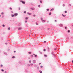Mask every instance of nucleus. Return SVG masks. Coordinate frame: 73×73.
<instances>
[{
  "mask_svg": "<svg viewBox=\"0 0 73 73\" xmlns=\"http://www.w3.org/2000/svg\"><path fill=\"white\" fill-rule=\"evenodd\" d=\"M21 9H20V7H19V10H20Z\"/></svg>",
  "mask_w": 73,
  "mask_h": 73,
  "instance_id": "46",
  "label": "nucleus"
},
{
  "mask_svg": "<svg viewBox=\"0 0 73 73\" xmlns=\"http://www.w3.org/2000/svg\"><path fill=\"white\" fill-rule=\"evenodd\" d=\"M5 44H6V45H7V44H8V43H5Z\"/></svg>",
  "mask_w": 73,
  "mask_h": 73,
  "instance_id": "47",
  "label": "nucleus"
},
{
  "mask_svg": "<svg viewBox=\"0 0 73 73\" xmlns=\"http://www.w3.org/2000/svg\"><path fill=\"white\" fill-rule=\"evenodd\" d=\"M65 29H67V28L66 27H65Z\"/></svg>",
  "mask_w": 73,
  "mask_h": 73,
  "instance_id": "45",
  "label": "nucleus"
},
{
  "mask_svg": "<svg viewBox=\"0 0 73 73\" xmlns=\"http://www.w3.org/2000/svg\"><path fill=\"white\" fill-rule=\"evenodd\" d=\"M41 64V63H39V65H40Z\"/></svg>",
  "mask_w": 73,
  "mask_h": 73,
  "instance_id": "55",
  "label": "nucleus"
},
{
  "mask_svg": "<svg viewBox=\"0 0 73 73\" xmlns=\"http://www.w3.org/2000/svg\"><path fill=\"white\" fill-rule=\"evenodd\" d=\"M22 28L21 27H20L18 28V30H21Z\"/></svg>",
  "mask_w": 73,
  "mask_h": 73,
  "instance_id": "7",
  "label": "nucleus"
},
{
  "mask_svg": "<svg viewBox=\"0 0 73 73\" xmlns=\"http://www.w3.org/2000/svg\"><path fill=\"white\" fill-rule=\"evenodd\" d=\"M35 57H37V55H35Z\"/></svg>",
  "mask_w": 73,
  "mask_h": 73,
  "instance_id": "18",
  "label": "nucleus"
},
{
  "mask_svg": "<svg viewBox=\"0 0 73 73\" xmlns=\"http://www.w3.org/2000/svg\"><path fill=\"white\" fill-rule=\"evenodd\" d=\"M15 58V57L14 56H13L12 57V58Z\"/></svg>",
  "mask_w": 73,
  "mask_h": 73,
  "instance_id": "32",
  "label": "nucleus"
},
{
  "mask_svg": "<svg viewBox=\"0 0 73 73\" xmlns=\"http://www.w3.org/2000/svg\"><path fill=\"white\" fill-rule=\"evenodd\" d=\"M44 57H47V55H44Z\"/></svg>",
  "mask_w": 73,
  "mask_h": 73,
  "instance_id": "34",
  "label": "nucleus"
},
{
  "mask_svg": "<svg viewBox=\"0 0 73 73\" xmlns=\"http://www.w3.org/2000/svg\"><path fill=\"white\" fill-rule=\"evenodd\" d=\"M39 52L40 53V54H42V52H41V51H39Z\"/></svg>",
  "mask_w": 73,
  "mask_h": 73,
  "instance_id": "15",
  "label": "nucleus"
},
{
  "mask_svg": "<svg viewBox=\"0 0 73 73\" xmlns=\"http://www.w3.org/2000/svg\"><path fill=\"white\" fill-rule=\"evenodd\" d=\"M68 33H69L70 32V30H68Z\"/></svg>",
  "mask_w": 73,
  "mask_h": 73,
  "instance_id": "26",
  "label": "nucleus"
},
{
  "mask_svg": "<svg viewBox=\"0 0 73 73\" xmlns=\"http://www.w3.org/2000/svg\"><path fill=\"white\" fill-rule=\"evenodd\" d=\"M8 50H10L9 49H8Z\"/></svg>",
  "mask_w": 73,
  "mask_h": 73,
  "instance_id": "62",
  "label": "nucleus"
},
{
  "mask_svg": "<svg viewBox=\"0 0 73 73\" xmlns=\"http://www.w3.org/2000/svg\"><path fill=\"white\" fill-rule=\"evenodd\" d=\"M40 3H42V1H40Z\"/></svg>",
  "mask_w": 73,
  "mask_h": 73,
  "instance_id": "29",
  "label": "nucleus"
},
{
  "mask_svg": "<svg viewBox=\"0 0 73 73\" xmlns=\"http://www.w3.org/2000/svg\"><path fill=\"white\" fill-rule=\"evenodd\" d=\"M29 18V17H26V18L25 19H26V20H27V19H28Z\"/></svg>",
  "mask_w": 73,
  "mask_h": 73,
  "instance_id": "10",
  "label": "nucleus"
},
{
  "mask_svg": "<svg viewBox=\"0 0 73 73\" xmlns=\"http://www.w3.org/2000/svg\"><path fill=\"white\" fill-rule=\"evenodd\" d=\"M60 27H63V25L62 24H60L59 25Z\"/></svg>",
  "mask_w": 73,
  "mask_h": 73,
  "instance_id": "5",
  "label": "nucleus"
},
{
  "mask_svg": "<svg viewBox=\"0 0 73 73\" xmlns=\"http://www.w3.org/2000/svg\"><path fill=\"white\" fill-rule=\"evenodd\" d=\"M14 53H16V51H14Z\"/></svg>",
  "mask_w": 73,
  "mask_h": 73,
  "instance_id": "52",
  "label": "nucleus"
},
{
  "mask_svg": "<svg viewBox=\"0 0 73 73\" xmlns=\"http://www.w3.org/2000/svg\"><path fill=\"white\" fill-rule=\"evenodd\" d=\"M11 13H13V11H11Z\"/></svg>",
  "mask_w": 73,
  "mask_h": 73,
  "instance_id": "58",
  "label": "nucleus"
},
{
  "mask_svg": "<svg viewBox=\"0 0 73 73\" xmlns=\"http://www.w3.org/2000/svg\"><path fill=\"white\" fill-rule=\"evenodd\" d=\"M32 10H35V8H31Z\"/></svg>",
  "mask_w": 73,
  "mask_h": 73,
  "instance_id": "14",
  "label": "nucleus"
},
{
  "mask_svg": "<svg viewBox=\"0 0 73 73\" xmlns=\"http://www.w3.org/2000/svg\"><path fill=\"white\" fill-rule=\"evenodd\" d=\"M62 16H63V17H65V16H66V15H64L63 14H62Z\"/></svg>",
  "mask_w": 73,
  "mask_h": 73,
  "instance_id": "24",
  "label": "nucleus"
},
{
  "mask_svg": "<svg viewBox=\"0 0 73 73\" xmlns=\"http://www.w3.org/2000/svg\"><path fill=\"white\" fill-rule=\"evenodd\" d=\"M33 16H34V17H36V15H33Z\"/></svg>",
  "mask_w": 73,
  "mask_h": 73,
  "instance_id": "38",
  "label": "nucleus"
},
{
  "mask_svg": "<svg viewBox=\"0 0 73 73\" xmlns=\"http://www.w3.org/2000/svg\"><path fill=\"white\" fill-rule=\"evenodd\" d=\"M22 3L23 4H25V1H22Z\"/></svg>",
  "mask_w": 73,
  "mask_h": 73,
  "instance_id": "4",
  "label": "nucleus"
},
{
  "mask_svg": "<svg viewBox=\"0 0 73 73\" xmlns=\"http://www.w3.org/2000/svg\"><path fill=\"white\" fill-rule=\"evenodd\" d=\"M27 64V66H28V67H29V66H30L31 65L30 64Z\"/></svg>",
  "mask_w": 73,
  "mask_h": 73,
  "instance_id": "9",
  "label": "nucleus"
},
{
  "mask_svg": "<svg viewBox=\"0 0 73 73\" xmlns=\"http://www.w3.org/2000/svg\"><path fill=\"white\" fill-rule=\"evenodd\" d=\"M8 30H10V29H11V28H10V27H9L8 28Z\"/></svg>",
  "mask_w": 73,
  "mask_h": 73,
  "instance_id": "31",
  "label": "nucleus"
},
{
  "mask_svg": "<svg viewBox=\"0 0 73 73\" xmlns=\"http://www.w3.org/2000/svg\"><path fill=\"white\" fill-rule=\"evenodd\" d=\"M55 22H57V21H56V20H55Z\"/></svg>",
  "mask_w": 73,
  "mask_h": 73,
  "instance_id": "53",
  "label": "nucleus"
},
{
  "mask_svg": "<svg viewBox=\"0 0 73 73\" xmlns=\"http://www.w3.org/2000/svg\"><path fill=\"white\" fill-rule=\"evenodd\" d=\"M1 15H4V13H2Z\"/></svg>",
  "mask_w": 73,
  "mask_h": 73,
  "instance_id": "39",
  "label": "nucleus"
},
{
  "mask_svg": "<svg viewBox=\"0 0 73 73\" xmlns=\"http://www.w3.org/2000/svg\"><path fill=\"white\" fill-rule=\"evenodd\" d=\"M33 63H34V64H36V61L35 60H33Z\"/></svg>",
  "mask_w": 73,
  "mask_h": 73,
  "instance_id": "3",
  "label": "nucleus"
},
{
  "mask_svg": "<svg viewBox=\"0 0 73 73\" xmlns=\"http://www.w3.org/2000/svg\"><path fill=\"white\" fill-rule=\"evenodd\" d=\"M33 55H35V54H33Z\"/></svg>",
  "mask_w": 73,
  "mask_h": 73,
  "instance_id": "60",
  "label": "nucleus"
},
{
  "mask_svg": "<svg viewBox=\"0 0 73 73\" xmlns=\"http://www.w3.org/2000/svg\"><path fill=\"white\" fill-rule=\"evenodd\" d=\"M39 72H40V73H42V71H41V70H39Z\"/></svg>",
  "mask_w": 73,
  "mask_h": 73,
  "instance_id": "22",
  "label": "nucleus"
},
{
  "mask_svg": "<svg viewBox=\"0 0 73 73\" xmlns=\"http://www.w3.org/2000/svg\"><path fill=\"white\" fill-rule=\"evenodd\" d=\"M34 66L35 67H36V66H36V65H35V66Z\"/></svg>",
  "mask_w": 73,
  "mask_h": 73,
  "instance_id": "56",
  "label": "nucleus"
},
{
  "mask_svg": "<svg viewBox=\"0 0 73 73\" xmlns=\"http://www.w3.org/2000/svg\"><path fill=\"white\" fill-rule=\"evenodd\" d=\"M51 54H52V55H53H53L54 56V54H53V52H52Z\"/></svg>",
  "mask_w": 73,
  "mask_h": 73,
  "instance_id": "11",
  "label": "nucleus"
},
{
  "mask_svg": "<svg viewBox=\"0 0 73 73\" xmlns=\"http://www.w3.org/2000/svg\"><path fill=\"white\" fill-rule=\"evenodd\" d=\"M45 50H46L45 49H44L43 51H44V52H45Z\"/></svg>",
  "mask_w": 73,
  "mask_h": 73,
  "instance_id": "36",
  "label": "nucleus"
},
{
  "mask_svg": "<svg viewBox=\"0 0 73 73\" xmlns=\"http://www.w3.org/2000/svg\"><path fill=\"white\" fill-rule=\"evenodd\" d=\"M69 5H70V6H71V4H69Z\"/></svg>",
  "mask_w": 73,
  "mask_h": 73,
  "instance_id": "51",
  "label": "nucleus"
},
{
  "mask_svg": "<svg viewBox=\"0 0 73 73\" xmlns=\"http://www.w3.org/2000/svg\"><path fill=\"white\" fill-rule=\"evenodd\" d=\"M9 9H11V10H12V8L11 7H10L9 8Z\"/></svg>",
  "mask_w": 73,
  "mask_h": 73,
  "instance_id": "23",
  "label": "nucleus"
},
{
  "mask_svg": "<svg viewBox=\"0 0 73 73\" xmlns=\"http://www.w3.org/2000/svg\"><path fill=\"white\" fill-rule=\"evenodd\" d=\"M37 69L38 70H39V67H37Z\"/></svg>",
  "mask_w": 73,
  "mask_h": 73,
  "instance_id": "42",
  "label": "nucleus"
},
{
  "mask_svg": "<svg viewBox=\"0 0 73 73\" xmlns=\"http://www.w3.org/2000/svg\"><path fill=\"white\" fill-rule=\"evenodd\" d=\"M72 63H73V60L72 61Z\"/></svg>",
  "mask_w": 73,
  "mask_h": 73,
  "instance_id": "57",
  "label": "nucleus"
},
{
  "mask_svg": "<svg viewBox=\"0 0 73 73\" xmlns=\"http://www.w3.org/2000/svg\"><path fill=\"white\" fill-rule=\"evenodd\" d=\"M64 12H65V13H67V11H65Z\"/></svg>",
  "mask_w": 73,
  "mask_h": 73,
  "instance_id": "28",
  "label": "nucleus"
},
{
  "mask_svg": "<svg viewBox=\"0 0 73 73\" xmlns=\"http://www.w3.org/2000/svg\"><path fill=\"white\" fill-rule=\"evenodd\" d=\"M29 59H30V58H29Z\"/></svg>",
  "mask_w": 73,
  "mask_h": 73,
  "instance_id": "61",
  "label": "nucleus"
},
{
  "mask_svg": "<svg viewBox=\"0 0 73 73\" xmlns=\"http://www.w3.org/2000/svg\"><path fill=\"white\" fill-rule=\"evenodd\" d=\"M27 14L29 15H32V13H28Z\"/></svg>",
  "mask_w": 73,
  "mask_h": 73,
  "instance_id": "6",
  "label": "nucleus"
},
{
  "mask_svg": "<svg viewBox=\"0 0 73 73\" xmlns=\"http://www.w3.org/2000/svg\"><path fill=\"white\" fill-rule=\"evenodd\" d=\"M41 19L42 21V20H43V18H41Z\"/></svg>",
  "mask_w": 73,
  "mask_h": 73,
  "instance_id": "27",
  "label": "nucleus"
},
{
  "mask_svg": "<svg viewBox=\"0 0 73 73\" xmlns=\"http://www.w3.org/2000/svg\"><path fill=\"white\" fill-rule=\"evenodd\" d=\"M4 53L5 54V55H6V56H7L8 55V54H7V53L5 52H4Z\"/></svg>",
  "mask_w": 73,
  "mask_h": 73,
  "instance_id": "2",
  "label": "nucleus"
},
{
  "mask_svg": "<svg viewBox=\"0 0 73 73\" xmlns=\"http://www.w3.org/2000/svg\"><path fill=\"white\" fill-rule=\"evenodd\" d=\"M47 49H49V47H48Z\"/></svg>",
  "mask_w": 73,
  "mask_h": 73,
  "instance_id": "54",
  "label": "nucleus"
},
{
  "mask_svg": "<svg viewBox=\"0 0 73 73\" xmlns=\"http://www.w3.org/2000/svg\"><path fill=\"white\" fill-rule=\"evenodd\" d=\"M1 71H2V72H4V70L3 69H2Z\"/></svg>",
  "mask_w": 73,
  "mask_h": 73,
  "instance_id": "35",
  "label": "nucleus"
},
{
  "mask_svg": "<svg viewBox=\"0 0 73 73\" xmlns=\"http://www.w3.org/2000/svg\"><path fill=\"white\" fill-rule=\"evenodd\" d=\"M1 67H3V64H1Z\"/></svg>",
  "mask_w": 73,
  "mask_h": 73,
  "instance_id": "30",
  "label": "nucleus"
},
{
  "mask_svg": "<svg viewBox=\"0 0 73 73\" xmlns=\"http://www.w3.org/2000/svg\"><path fill=\"white\" fill-rule=\"evenodd\" d=\"M0 17H1V15H0Z\"/></svg>",
  "mask_w": 73,
  "mask_h": 73,
  "instance_id": "63",
  "label": "nucleus"
},
{
  "mask_svg": "<svg viewBox=\"0 0 73 73\" xmlns=\"http://www.w3.org/2000/svg\"><path fill=\"white\" fill-rule=\"evenodd\" d=\"M25 23H27V21H25Z\"/></svg>",
  "mask_w": 73,
  "mask_h": 73,
  "instance_id": "40",
  "label": "nucleus"
},
{
  "mask_svg": "<svg viewBox=\"0 0 73 73\" xmlns=\"http://www.w3.org/2000/svg\"><path fill=\"white\" fill-rule=\"evenodd\" d=\"M36 25H38V23H36Z\"/></svg>",
  "mask_w": 73,
  "mask_h": 73,
  "instance_id": "19",
  "label": "nucleus"
},
{
  "mask_svg": "<svg viewBox=\"0 0 73 73\" xmlns=\"http://www.w3.org/2000/svg\"><path fill=\"white\" fill-rule=\"evenodd\" d=\"M11 16L12 17H14V15L13 14L11 15Z\"/></svg>",
  "mask_w": 73,
  "mask_h": 73,
  "instance_id": "21",
  "label": "nucleus"
},
{
  "mask_svg": "<svg viewBox=\"0 0 73 73\" xmlns=\"http://www.w3.org/2000/svg\"><path fill=\"white\" fill-rule=\"evenodd\" d=\"M54 50H56V48H55V49H54Z\"/></svg>",
  "mask_w": 73,
  "mask_h": 73,
  "instance_id": "59",
  "label": "nucleus"
},
{
  "mask_svg": "<svg viewBox=\"0 0 73 73\" xmlns=\"http://www.w3.org/2000/svg\"><path fill=\"white\" fill-rule=\"evenodd\" d=\"M19 1H20V2H21L22 3V1H22V0H20Z\"/></svg>",
  "mask_w": 73,
  "mask_h": 73,
  "instance_id": "33",
  "label": "nucleus"
},
{
  "mask_svg": "<svg viewBox=\"0 0 73 73\" xmlns=\"http://www.w3.org/2000/svg\"><path fill=\"white\" fill-rule=\"evenodd\" d=\"M54 9L52 8L50 10V11H54Z\"/></svg>",
  "mask_w": 73,
  "mask_h": 73,
  "instance_id": "13",
  "label": "nucleus"
},
{
  "mask_svg": "<svg viewBox=\"0 0 73 73\" xmlns=\"http://www.w3.org/2000/svg\"><path fill=\"white\" fill-rule=\"evenodd\" d=\"M45 21H45V20H42V23H44V22H45Z\"/></svg>",
  "mask_w": 73,
  "mask_h": 73,
  "instance_id": "8",
  "label": "nucleus"
},
{
  "mask_svg": "<svg viewBox=\"0 0 73 73\" xmlns=\"http://www.w3.org/2000/svg\"><path fill=\"white\" fill-rule=\"evenodd\" d=\"M44 43H46V41H44Z\"/></svg>",
  "mask_w": 73,
  "mask_h": 73,
  "instance_id": "50",
  "label": "nucleus"
},
{
  "mask_svg": "<svg viewBox=\"0 0 73 73\" xmlns=\"http://www.w3.org/2000/svg\"><path fill=\"white\" fill-rule=\"evenodd\" d=\"M30 65H31V66H32V65H33V63H31L30 64Z\"/></svg>",
  "mask_w": 73,
  "mask_h": 73,
  "instance_id": "16",
  "label": "nucleus"
},
{
  "mask_svg": "<svg viewBox=\"0 0 73 73\" xmlns=\"http://www.w3.org/2000/svg\"><path fill=\"white\" fill-rule=\"evenodd\" d=\"M38 7H39V8H40V5H38Z\"/></svg>",
  "mask_w": 73,
  "mask_h": 73,
  "instance_id": "43",
  "label": "nucleus"
},
{
  "mask_svg": "<svg viewBox=\"0 0 73 73\" xmlns=\"http://www.w3.org/2000/svg\"><path fill=\"white\" fill-rule=\"evenodd\" d=\"M31 60H29V63H31Z\"/></svg>",
  "mask_w": 73,
  "mask_h": 73,
  "instance_id": "37",
  "label": "nucleus"
},
{
  "mask_svg": "<svg viewBox=\"0 0 73 73\" xmlns=\"http://www.w3.org/2000/svg\"><path fill=\"white\" fill-rule=\"evenodd\" d=\"M18 15V13H15L14 14V16H17Z\"/></svg>",
  "mask_w": 73,
  "mask_h": 73,
  "instance_id": "1",
  "label": "nucleus"
},
{
  "mask_svg": "<svg viewBox=\"0 0 73 73\" xmlns=\"http://www.w3.org/2000/svg\"><path fill=\"white\" fill-rule=\"evenodd\" d=\"M52 13H51V12H50V13H49V15H51V14Z\"/></svg>",
  "mask_w": 73,
  "mask_h": 73,
  "instance_id": "17",
  "label": "nucleus"
},
{
  "mask_svg": "<svg viewBox=\"0 0 73 73\" xmlns=\"http://www.w3.org/2000/svg\"><path fill=\"white\" fill-rule=\"evenodd\" d=\"M27 12H26V11H25L24 12V13H26Z\"/></svg>",
  "mask_w": 73,
  "mask_h": 73,
  "instance_id": "44",
  "label": "nucleus"
},
{
  "mask_svg": "<svg viewBox=\"0 0 73 73\" xmlns=\"http://www.w3.org/2000/svg\"><path fill=\"white\" fill-rule=\"evenodd\" d=\"M28 53L29 54H32V52H29Z\"/></svg>",
  "mask_w": 73,
  "mask_h": 73,
  "instance_id": "12",
  "label": "nucleus"
},
{
  "mask_svg": "<svg viewBox=\"0 0 73 73\" xmlns=\"http://www.w3.org/2000/svg\"><path fill=\"white\" fill-rule=\"evenodd\" d=\"M42 67H43V66H40V68H42Z\"/></svg>",
  "mask_w": 73,
  "mask_h": 73,
  "instance_id": "41",
  "label": "nucleus"
},
{
  "mask_svg": "<svg viewBox=\"0 0 73 73\" xmlns=\"http://www.w3.org/2000/svg\"><path fill=\"white\" fill-rule=\"evenodd\" d=\"M2 26L3 27H5V25L3 24V25Z\"/></svg>",
  "mask_w": 73,
  "mask_h": 73,
  "instance_id": "20",
  "label": "nucleus"
},
{
  "mask_svg": "<svg viewBox=\"0 0 73 73\" xmlns=\"http://www.w3.org/2000/svg\"><path fill=\"white\" fill-rule=\"evenodd\" d=\"M31 56H32V57H33V55H31Z\"/></svg>",
  "mask_w": 73,
  "mask_h": 73,
  "instance_id": "48",
  "label": "nucleus"
},
{
  "mask_svg": "<svg viewBox=\"0 0 73 73\" xmlns=\"http://www.w3.org/2000/svg\"><path fill=\"white\" fill-rule=\"evenodd\" d=\"M46 10L47 11H49V9H46Z\"/></svg>",
  "mask_w": 73,
  "mask_h": 73,
  "instance_id": "25",
  "label": "nucleus"
},
{
  "mask_svg": "<svg viewBox=\"0 0 73 73\" xmlns=\"http://www.w3.org/2000/svg\"><path fill=\"white\" fill-rule=\"evenodd\" d=\"M64 6H65V5L64 4L63 5V6L64 7Z\"/></svg>",
  "mask_w": 73,
  "mask_h": 73,
  "instance_id": "49",
  "label": "nucleus"
}]
</instances>
